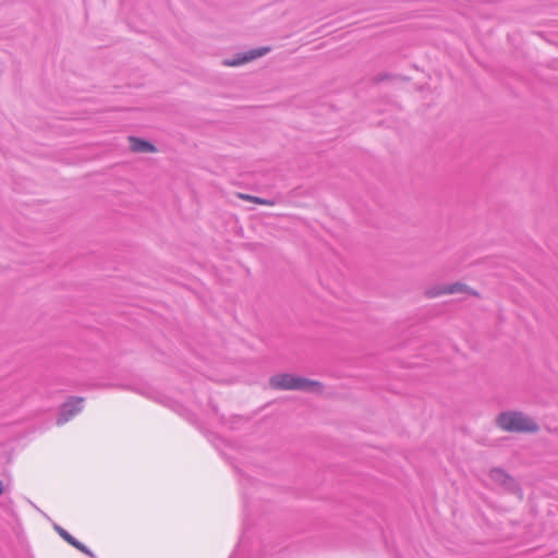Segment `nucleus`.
Returning a JSON list of instances; mask_svg holds the SVG:
<instances>
[{
    "mask_svg": "<svg viewBox=\"0 0 558 558\" xmlns=\"http://www.w3.org/2000/svg\"><path fill=\"white\" fill-rule=\"evenodd\" d=\"M470 294L473 296H480V293L462 282H454L450 284L434 286L425 290L424 294L428 299L439 298L446 294Z\"/></svg>",
    "mask_w": 558,
    "mask_h": 558,
    "instance_id": "obj_3",
    "label": "nucleus"
},
{
    "mask_svg": "<svg viewBox=\"0 0 558 558\" xmlns=\"http://www.w3.org/2000/svg\"><path fill=\"white\" fill-rule=\"evenodd\" d=\"M4 493V484L0 481V496Z\"/></svg>",
    "mask_w": 558,
    "mask_h": 558,
    "instance_id": "obj_9",
    "label": "nucleus"
},
{
    "mask_svg": "<svg viewBox=\"0 0 558 558\" xmlns=\"http://www.w3.org/2000/svg\"><path fill=\"white\" fill-rule=\"evenodd\" d=\"M489 478L499 485L502 486H511L513 483L512 478L509 477V475L504 472L501 469H494L489 472Z\"/></svg>",
    "mask_w": 558,
    "mask_h": 558,
    "instance_id": "obj_7",
    "label": "nucleus"
},
{
    "mask_svg": "<svg viewBox=\"0 0 558 558\" xmlns=\"http://www.w3.org/2000/svg\"><path fill=\"white\" fill-rule=\"evenodd\" d=\"M131 150L135 153H154L156 148L149 142L137 137H130Z\"/></svg>",
    "mask_w": 558,
    "mask_h": 558,
    "instance_id": "obj_6",
    "label": "nucleus"
},
{
    "mask_svg": "<svg viewBox=\"0 0 558 558\" xmlns=\"http://www.w3.org/2000/svg\"><path fill=\"white\" fill-rule=\"evenodd\" d=\"M56 531L58 532V534L66 542L69 543L71 546L75 547L76 549H78L80 551L86 554V555H89V556H93L92 553L86 548L85 545H83L81 542H78L77 539H75L70 533H68L62 527H59L57 526L56 527Z\"/></svg>",
    "mask_w": 558,
    "mask_h": 558,
    "instance_id": "obj_5",
    "label": "nucleus"
},
{
    "mask_svg": "<svg viewBox=\"0 0 558 558\" xmlns=\"http://www.w3.org/2000/svg\"><path fill=\"white\" fill-rule=\"evenodd\" d=\"M496 423L499 428L510 433H535L538 430L536 422L521 412L500 413Z\"/></svg>",
    "mask_w": 558,
    "mask_h": 558,
    "instance_id": "obj_2",
    "label": "nucleus"
},
{
    "mask_svg": "<svg viewBox=\"0 0 558 558\" xmlns=\"http://www.w3.org/2000/svg\"><path fill=\"white\" fill-rule=\"evenodd\" d=\"M269 50H270L269 47L253 49V50H250V51L243 53L242 57H239V58L232 59V60H226L223 62V64L227 65V66H238V65L247 63L250 61H253V60H255L257 58L263 57Z\"/></svg>",
    "mask_w": 558,
    "mask_h": 558,
    "instance_id": "obj_4",
    "label": "nucleus"
},
{
    "mask_svg": "<svg viewBox=\"0 0 558 558\" xmlns=\"http://www.w3.org/2000/svg\"><path fill=\"white\" fill-rule=\"evenodd\" d=\"M269 386L276 390H304L322 392L323 384L292 374H277L269 378Z\"/></svg>",
    "mask_w": 558,
    "mask_h": 558,
    "instance_id": "obj_1",
    "label": "nucleus"
},
{
    "mask_svg": "<svg viewBox=\"0 0 558 558\" xmlns=\"http://www.w3.org/2000/svg\"><path fill=\"white\" fill-rule=\"evenodd\" d=\"M238 197L243 199V201L255 203L257 205H266V206H274L275 205V203L271 202V201H268V199H265V198H260V197H257V196H253V195H250V194L239 193Z\"/></svg>",
    "mask_w": 558,
    "mask_h": 558,
    "instance_id": "obj_8",
    "label": "nucleus"
}]
</instances>
